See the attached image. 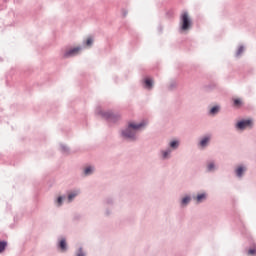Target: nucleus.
<instances>
[{"mask_svg": "<svg viewBox=\"0 0 256 256\" xmlns=\"http://www.w3.org/2000/svg\"><path fill=\"white\" fill-rule=\"evenodd\" d=\"M147 127V120H142L140 122L129 121L125 129L121 130L120 137L126 141H137V131H141Z\"/></svg>", "mask_w": 256, "mask_h": 256, "instance_id": "1", "label": "nucleus"}, {"mask_svg": "<svg viewBox=\"0 0 256 256\" xmlns=\"http://www.w3.org/2000/svg\"><path fill=\"white\" fill-rule=\"evenodd\" d=\"M193 25V20L189 16V12L185 11L180 15V22H179V33H185L191 29Z\"/></svg>", "mask_w": 256, "mask_h": 256, "instance_id": "2", "label": "nucleus"}, {"mask_svg": "<svg viewBox=\"0 0 256 256\" xmlns=\"http://www.w3.org/2000/svg\"><path fill=\"white\" fill-rule=\"evenodd\" d=\"M98 115H101L102 119H105L108 123H117L121 121V114H115L112 111L98 110Z\"/></svg>", "mask_w": 256, "mask_h": 256, "instance_id": "3", "label": "nucleus"}, {"mask_svg": "<svg viewBox=\"0 0 256 256\" xmlns=\"http://www.w3.org/2000/svg\"><path fill=\"white\" fill-rule=\"evenodd\" d=\"M253 125V119L251 118H242L240 120H238L235 124V128L238 131H245V129H247V127H251Z\"/></svg>", "mask_w": 256, "mask_h": 256, "instance_id": "4", "label": "nucleus"}, {"mask_svg": "<svg viewBox=\"0 0 256 256\" xmlns=\"http://www.w3.org/2000/svg\"><path fill=\"white\" fill-rule=\"evenodd\" d=\"M232 219L237 225V228L241 231V233H243V231H245V224H243V220H241V215L239 214V211L233 210Z\"/></svg>", "mask_w": 256, "mask_h": 256, "instance_id": "5", "label": "nucleus"}, {"mask_svg": "<svg viewBox=\"0 0 256 256\" xmlns=\"http://www.w3.org/2000/svg\"><path fill=\"white\" fill-rule=\"evenodd\" d=\"M82 49V46H76L66 50L63 54V59H71V57H77V55H79V51H81Z\"/></svg>", "mask_w": 256, "mask_h": 256, "instance_id": "6", "label": "nucleus"}, {"mask_svg": "<svg viewBox=\"0 0 256 256\" xmlns=\"http://www.w3.org/2000/svg\"><path fill=\"white\" fill-rule=\"evenodd\" d=\"M245 173H247V166L245 164H238L234 168V175L237 179H243Z\"/></svg>", "mask_w": 256, "mask_h": 256, "instance_id": "7", "label": "nucleus"}, {"mask_svg": "<svg viewBox=\"0 0 256 256\" xmlns=\"http://www.w3.org/2000/svg\"><path fill=\"white\" fill-rule=\"evenodd\" d=\"M56 247L62 253H65V251H67V249H69V246L67 245V238H65L63 236L59 237Z\"/></svg>", "mask_w": 256, "mask_h": 256, "instance_id": "8", "label": "nucleus"}, {"mask_svg": "<svg viewBox=\"0 0 256 256\" xmlns=\"http://www.w3.org/2000/svg\"><path fill=\"white\" fill-rule=\"evenodd\" d=\"M142 85L144 89H147V91H151V89H153L155 85V81L151 77L146 76L142 80Z\"/></svg>", "mask_w": 256, "mask_h": 256, "instance_id": "9", "label": "nucleus"}, {"mask_svg": "<svg viewBox=\"0 0 256 256\" xmlns=\"http://www.w3.org/2000/svg\"><path fill=\"white\" fill-rule=\"evenodd\" d=\"M219 170V166L215 163V160H208L206 162V173H215Z\"/></svg>", "mask_w": 256, "mask_h": 256, "instance_id": "10", "label": "nucleus"}, {"mask_svg": "<svg viewBox=\"0 0 256 256\" xmlns=\"http://www.w3.org/2000/svg\"><path fill=\"white\" fill-rule=\"evenodd\" d=\"M217 87H218L217 82L216 81H211L208 84H205L203 86V90L206 93H211V91H215V89H217Z\"/></svg>", "mask_w": 256, "mask_h": 256, "instance_id": "11", "label": "nucleus"}, {"mask_svg": "<svg viewBox=\"0 0 256 256\" xmlns=\"http://www.w3.org/2000/svg\"><path fill=\"white\" fill-rule=\"evenodd\" d=\"M211 143V136L205 135L203 136L200 141L198 142L199 147H202V149H205Z\"/></svg>", "mask_w": 256, "mask_h": 256, "instance_id": "12", "label": "nucleus"}, {"mask_svg": "<svg viewBox=\"0 0 256 256\" xmlns=\"http://www.w3.org/2000/svg\"><path fill=\"white\" fill-rule=\"evenodd\" d=\"M183 46L185 47L186 51H193V49L197 47V43L192 40H185L183 42Z\"/></svg>", "mask_w": 256, "mask_h": 256, "instance_id": "13", "label": "nucleus"}, {"mask_svg": "<svg viewBox=\"0 0 256 256\" xmlns=\"http://www.w3.org/2000/svg\"><path fill=\"white\" fill-rule=\"evenodd\" d=\"M220 111H221V105L216 104L210 107L208 111V115H210L211 117H215L216 115L219 114Z\"/></svg>", "mask_w": 256, "mask_h": 256, "instance_id": "14", "label": "nucleus"}, {"mask_svg": "<svg viewBox=\"0 0 256 256\" xmlns=\"http://www.w3.org/2000/svg\"><path fill=\"white\" fill-rule=\"evenodd\" d=\"M83 173L85 177H89V175H93V173H95V166L88 165L84 167Z\"/></svg>", "mask_w": 256, "mask_h": 256, "instance_id": "15", "label": "nucleus"}, {"mask_svg": "<svg viewBox=\"0 0 256 256\" xmlns=\"http://www.w3.org/2000/svg\"><path fill=\"white\" fill-rule=\"evenodd\" d=\"M189 203H191V195L186 194L184 197L181 198L180 205L181 207H187Z\"/></svg>", "mask_w": 256, "mask_h": 256, "instance_id": "16", "label": "nucleus"}, {"mask_svg": "<svg viewBox=\"0 0 256 256\" xmlns=\"http://www.w3.org/2000/svg\"><path fill=\"white\" fill-rule=\"evenodd\" d=\"M194 199L196 203H203L207 199V192L198 193Z\"/></svg>", "mask_w": 256, "mask_h": 256, "instance_id": "17", "label": "nucleus"}, {"mask_svg": "<svg viewBox=\"0 0 256 256\" xmlns=\"http://www.w3.org/2000/svg\"><path fill=\"white\" fill-rule=\"evenodd\" d=\"M67 196L65 195H60L54 200V204L56 207H63V203H65V199Z\"/></svg>", "mask_w": 256, "mask_h": 256, "instance_id": "18", "label": "nucleus"}, {"mask_svg": "<svg viewBox=\"0 0 256 256\" xmlns=\"http://www.w3.org/2000/svg\"><path fill=\"white\" fill-rule=\"evenodd\" d=\"M77 195H79L78 190H74V191L68 193V195H67L68 203H73V200L75 199V197H77Z\"/></svg>", "mask_w": 256, "mask_h": 256, "instance_id": "19", "label": "nucleus"}, {"mask_svg": "<svg viewBox=\"0 0 256 256\" xmlns=\"http://www.w3.org/2000/svg\"><path fill=\"white\" fill-rule=\"evenodd\" d=\"M232 103L233 107H236L237 109L243 107V100L241 98H232Z\"/></svg>", "mask_w": 256, "mask_h": 256, "instance_id": "20", "label": "nucleus"}, {"mask_svg": "<svg viewBox=\"0 0 256 256\" xmlns=\"http://www.w3.org/2000/svg\"><path fill=\"white\" fill-rule=\"evenodd\" d=\"M60 152L62 155H70L71 153V148L65 144H60Z\"/></svg>", "mask_w": 256, "mask_h": 256, "instance_id": "21", "label": "nucleus"}, {"mask_svg": "<svg viewBox=\"0 0 256 256\" xmlns=\"http://www.w3.org/2000/svg\"><path fill=\"white\" fill-rule=\"evenodd\" d=\"M247 255L255 256L256 255V243L253 242L250 247L248 248Z\"/></svg>", "mask_w": 256, "mask_h": 256, "instance_id": "22", "label": "nucleus"}, {"mask_svg": "<svg viewBox=\"0 0 256 256\" xmlns=\"http://www.w3.org/2000/svg\"><path fill=\"white\" fill-rule=\"evenodd\" d=\"M168 145L170 149H173V151H175V149H179V140L174 139L170 141Z\"/></svg>", "mask_w": 256, "mask_h": 256, "instance_id": "23", "label": "nucleus"}, {"mask_svg": "<svg viewBox=\"0 0 256 256\" xmlns=\"http://www.w3.org/2000/svg\"><path fill=\"white\" fill-rule=\"evenodd\" d=\"M9 243L7 240H0V255L1 253H5V250L7 249Z\"/></svg>", "mask_w": 256, "mask_h": 256, "instance_id": "24", "label": "nucleus"}, {"mask_svg": "<svg viewBox=\"0 0 256 256\" xmlns=\"http://www.w3.org/2000/svg\"><path fill=\"white\" fill-rule=\"evenodd\" d=\"M169 155H171V148L162 151V159H169Z\"/></svg>", "mask_w": 256, "mask_h": 256, "instance_id": "25", "label": "nucleus"}, {"mask_svg": "<svg viewBox=\"0 0 256 256\" xmlns=\"http://www.w3.org/2000/svg\"><path fill=\"white\" fill-rule=\"evenodd\" d=\"M245 51V46L240 45L235 53V57H240L241 54H243Z\"/></svg>", "mask_w": 256, "mask_h": 256, "instance_id": "26", "label": "nucleus"}, {"mask_svg": "<svg viewBox=\"0 0 256 256\" xmlns=\"http://www.w3.org/2000/svg\"><path fill=\"white\" fill-rule=\"evenodd\" d=\"M76 256H87V254L85 253V251H83V247L80 246L77 250H76Z\"/></svg>", "mask_w": 256, "mask_h": 256, "instance_id": "27", "label": "nucleus"}, {"mask_svg": "<svg viewBox=\"0 0 256 256\" xmlns=\"http://www.w3.org/2000/svg\"><path fill=\"white\" fill-rule=\"evenodd\" d=\"M83 45H85L86 47H91V45H93V38H87L85 41H83Z\"/></svg>", "mask_w": 256, "mask_h": 256, "instance_id": "28", "label": "nucleus"}, {"mask_svg": "<svg viewBox=\"0 0 256 256\" xmlns=\"http://www.w3.org/2000/svg\"><path fill=\"white\" fill-rule=\"evenodd\" d=\"M177 88V82L173 81L170 83L168 89L169 91H173V89H176Z\"/></svg>", "mask_w": 256, "mask_h": 256, "instance_id": "29", "label": "nucleus"}, {"mask_svg": "<svg viewBox=\"0 0 256 256\" xmlns=\"http://www.w3.org/2000/svg\"><path fill=\"white\" fill-rule=\"evenodd\" d=\"M80 219H83V215L76 213L73 216V221H79Z\"/></svg>", "mask_w": 256, "mask_h": 256, "instance_id": "30", "label": "nucleus"}, {"mask_svg": "<svg viewBox=\"0 0 256 256\" xmlns=\"http://www.w3.org/2000/svg\"><path fill=\"white\" fill-rule=\"evenodd\" d=\"M129 11H127V9L122 8V17H127Z\"/></svg>", "mask_w": 256, "mask_h": 256, "instance_id": "31", "label": "nucleus"}, {"mask_svg": "<svg viewBox=\"0 0 256 256\" xmlns=\"http://www.w3.org/2000/svg\"><path fill=\"white\" fill-rule=\"evenodd\" d=\"M106 204L107 205H113V199L112 198H107L106 199Z\"/></svg>", "mask_w": 256, "mask_h": 256, "instance_id": "32", "label": "nucleus"}, {"mask_svg": "<svg viewBox=\"0 0 256 256\" xmlns=\"http://www.w3.org/2000/svg\"><path fill=\"white\" fill-rule=\"evenodd\" d=\"M105 215L106 217H109V215H111V211L109 210V208H106Z\"/></svg>", "mask_w": 256, "mask_h": 256, "instance_id": "33", "label": "nucleus"}, {"mask_svg": "<svg viewBox=\"0 0 256 256\" xmlns=\"http://www.w3.org/2000/svg\"><path fill=\"white\" fill-rule=\"evenodd\" d=\"M158 30L160 31V33H163V26H158Z\"/></svg>", "mask_w": 256, "mask_h": 256, "instance_id": "34", "label": "nucleus"}, {"mask_svg": "<svg viewBox=\"0 0 256 256\" xmlns=\"http://www.w3.org/2000/svg\"><path fill=\"white\" fill-rule=\"evenodd\" d=\"M17 221H19V217L14 216V223H17Z\"/></svg>", "mask_w": 256, "mask_h": 256, "instance_id": "35", "label": "nucleus"}, {"mask_svg": "<svg viewBox=\"0 0 256 256\" xmlns=\"http://www.w3.org/2000/svg\"><path fill=\"white\" fill-rule=\"evenodd\" d=\"M251 73H253V68H250V69L248 70V75H251Z\"/></svg>", "mask_w": 256, "mask_h": 256, "instance_id": "36", "label": "nucleus"}, {"mask_svg": "<svg viewBox=\"0 0 256 256\" xmlns=\"http://www.w3.org/2000/svg\"><path fill=\"white\" fill-rule=\"evenodd\" d=\"M6 85H9V76H6Z\"/></svg>", "mask_w": 256, "mask_h": 256, "instance_id": "37", "label": "nucleus"}, {"mask_svg": "<svg viewBox=\"0 0 256 256\" xmlns=\"http://www.w3.org/2000/svg\"><path fill=\"white\" fill-rule=\"evenodd\" d=\"M15 224H10V229H14Z\"/></svg>", "mask_w": 256, "mask_h": 256, "instance_id": "38", "label": "nucleus"}, {"mask_svg": "<svg viewBox=\"0 0 256 256\" xmlns=\"http://www.w3.org/2000/svg\"><path fill=\"white\" fill-rule=\"evenodd\" d=\"M0 63H3V58L2 57H0Z\"/></svg>", "mask_w": 256, "mask_h": 256, "instance_id": "39", "label": "nucleus"}, {"mask_svg": "<svg viewBox=\"0 0 256 256\" xmlns=\"http://www.w3.org/2000/svg\"><path fill=\"white\" fill-rule=\"evenodd\" d=\"M9 2V0H4V3H8Z\"/></svg>", "mask_w": 256, "mask_h": 256, "instance_id": "40", "label": "nucleus"}, {"mask_svg": "<svg viewBox=\"0 0 256 256\" xmlns=\"http://www.w3.org/2000/svg\"><path fill=\"white\" fill-rule=\"evenodd\" d=\"M9 165H15V164H13V162H10Z\"/></svg>", "mask_w": 256, "mask_h": 256, "instance_id": "41", "label": "nucleus"}, {"mask_svg": "<svg viewBox=\"0 0 256 256\" xmlns=\"http://www.w3.org/2000/svg\"><path fill=\"white\" fill-rule=\"evenodd\" d=\"M126 223H129V219H126Z\"/></svg>", "mask_w": 256, "mask_h": 256, "instance_id": "42", "label": "nucleus"}, {"mask_svg": "<svg viewBox=\"0 0 256 256\" xmlns=\"http://www.w3.org/2000/svg\"><path fill=\"white\" fill-rule=\"evenodd\" d=\"M0 11H3V8H0Z\"/></svg>", "mask_w": 256, "mask_h": 256, "instance_id": "43", "label": "nucleus"}]
</instances>
